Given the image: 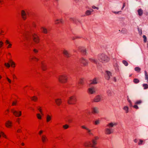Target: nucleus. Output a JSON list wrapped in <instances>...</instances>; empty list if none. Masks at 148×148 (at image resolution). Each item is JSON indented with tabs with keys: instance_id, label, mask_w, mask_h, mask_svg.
<instances>
[{
	"instance_id": "f257e3e1",
	"label": "nucleus",
	"mask_w": 148,
	"mask_h": 148,
	"mask_svg": "<svg viewBox=\"0 0 148 148\" xmlns=\"http://www.w3.org/2000/svg\"><path fill=\"white\" fill-rule=\"evenodd\" d=\"M117 123H116L110 122L106 126L108 128L105 130V133L107 134H112L114 132V130L112 128L114 126H116Z\"/></svg>"
},
{
	"instance_id": "f03ea898",
	"label": "nucleus",
	"mask_w": 148,
	"mask_h": 148,
	"mask_svg": "<svg viewBox=\"0 0 148 148\" xmlns=\"http://www.w3.org/2000/svg\"><path fill=\"white\" fill-rule=\"evenodd\" d=\"M98 59L100 61L103 63L107 62L109 60V58L107 56L104 54H101L99 55Z\"/></svg>"
},
{
	"instance_id": "7ed1b4c3",
	"label": "nucleus",
	"mask_w": 148,
	"mask_h": 148,
	"mask_svg": "<svg viewBox=\"0 0 148 148\" xmlns=\"http://www.w3.org/2000/svg\"><path fill=\"white\" fill-rule=\"evenodd\" d=\"M58 78L59 81L62 83H65L67 80L66 75H64L59 76Z\"/></svg>"
},
{
	"instance_id": "20e7f679",
	"label": "nucleus",
	"mask_w": 148,
	"mask_h": 148,
	"mask_svg": "<svg viewBox=\"0 0 148 148\" xmlns=\"http://www.w3.org/2000/svg\"><path fill=\"white\" fill-rule=\"evenodd\" d=\"M76 99L74 96H72L69 97L67 100V103L69 104H75L74 102L76 101Z\"/></svg>"
},
{
	"instance_id": "39448f33",
	"label": "nucleus",
	"mask_w": 148,
	"mask_h": 148,
	"mask_svg": "<svg viewBox=\"0 0 148 148\" xmlns=\"http://www.w3.org/2000/svg\"><path fill=\"white\" fill-rule=\"evenodd\" d=\"M80 62L84 66H87L88 65V61L86 59L82 58L80 59Z\"/></svg>"
},
{
	"instance_id": "423d86ee",
	"label": "nucleus",
	"mask_w": 148,
	"mask_h": 148,
	"mask_svg": "<svg viewBox=\"0 0 148 148\" xmlns=\"http://www.w3.org/2000/svg\"><path fill=\"white\" fill-rule=\"evenodd\" d=\"M88 92L90 94H94L96 92V90L95 88L92 87L89 88L88 89Z\"/></svg>"
},
{
	"instance_id": "0eeeda50",
	"label": "nucleus",
	"mask_w": 148,
	"mask_h": 148,
	"mask_svg": "<svg viewBox=\"0 0 148 148\" xmlns=\"http://www.w3.org/2000/svg\"><path fill=\"white\" fill-rule=\"evenodd\" d=\"M32 38L34 42L36 43H38L39 41L38 36L36 34H32Z\"/></svg>"
},
{
	"instance_id": "6e6552de",
	"label": "nucleus",
	"mask_w": 148,
	"mask_h": 148,
	"mask_svg": "<svg viewBox=\"0 0 148 148\" xmlns=\"http://www.w3.org/2000/svg\"><path fill=\"white\" fill-rule=\"evenodd\" d=\"M89 60L91 62H93L97 64V66H98L99 63H98V60L96 58L93 57L90 58H89Z\"/></svg>"
},
{
	"instance_id": "1a4fd4ad",
	"label": "nucleus",
	"mask_w": 148,
	"mask_h": 148,
	"mask_svg": "<svg viewBox=\"0 0 148 148\" xmlns=\"http://www.w3.org/2000/svg\"><path fill=\"white\" fill-rule=\"evenodd\" d=\"M112 76L111 73L109 71H106L105 73V77L106 79L108 80L110 79V77Z\"/></svg>"
},
{
	"instance_id": "9d476101",
	"label": "nucleus",
	"mask_w": 148,
	"mask_h": 148,
	"mask_svg": "<svg viewBox=\"0 0 148 148\" xmlns=\"http://www.w3.org/2000/svg\"><path fill=\"white\" fill-rule=\"evenodd\" d=\"M11 111L16 116H20L21 114V111L18 112L13 110H11Z\"/></svg>"
},
{
	"instance_id": "9b49d317",
	"label": "nucleus",
	"mask_w": 148,
	"mask_h": 148,
	"mask_svg": "<svg viewBox=\"0 0 148 148\" xmlns=\"http://www.w3.org/2000/svg\"><path fill=\"white\" fill-rule=\"evenodd\" d=\"M101 96L98 95L96 96L94 99V101L95 102H98L101 100Z\"/></svg>"
},
{
	"instance_id": "f8f14e48",
	"label": "nucleus",
	"mask_w": 148,
	"mask_h": 148,
	"mask_svg": "<svg viewBox=\"0 0 148 148\" xmlns=\"http://www.w3.org/2000/svg\"><path fill=\"white\" fill-rule=\"evenodd\" d=\"M81 127L83 129L86 130L87 131V132L89 134L93 135V134L91 132V130H90L89 128L85 126L84 125L82 126Z\"/></svg>"
},
{
	"instance_id": "ddd939ff",
	"label": "nucleus",
	"mask_w": 148,
	"mask_h": 148,
	"mask_svg": "<svg viewBox=\"0 0 148 148\" xmlns=\"http://www.w3.org/2000/svg\"><path fill=\"white\" fill-rule=\"evenodd\" d=\"M89 84H97V79L96 78H95L92 80H90L89 81Z\"/></svg>"
},
{
	"instance_id": "4468645a",
	"label": "nucleus",
	"mask_w": 148,
	"mask_h": 148,
	"mask_svg": "<svg viewBox=\"0 0 148 148\" xmlns=\"http://www.w3.org/2000/svg\"><path fill=\"white\" fill-rule=\"evenodd\" d=\"M21 15L22 18L25 20L26 18V14L24 10H22L21 12Z\"/></svg>"
},
{
	"instance_id": "2eb2a0df",
	"label": "nucleus",
	"mask_w": 148,
	"mask_h": 148,
	"mask_svg": "<svg viewBox=\"0 0 148 148\" xmlns=\"http://www.w3.org/2000/svg\"><path fill=\"white\" fill-rule=\"evenodd\" d=\"M79 50L84 54L86 53V51L84 47H80L79 49Z\"/></svg>"
},
{
	"instance_id": "dca6fc26",
	"label": "nucleus",
	"mask_w": 148,
	"mask_h": 148,
	"mask_svg": "<svg viewBox=\"0 0 148 148\" xmlns=\"http://www.w3.org/2000/svg\"><path fill=\"white\" fill-rule=\"evenodd\" d=\"M63 53L66 57L68 58L70 57V54L67 50H64L63 51Z\"/></svg>"
},
{
	"instance_id": "f3484780",
	"label": "nucleus",
	"mask_w": 148,
	"mask_h": 148,
	"mask_svg": "<svg viewBox=\"0 0 148 148\" xmlns=\"http://www.w3.org/2000/svg\"><path fill=\"white\" fill-rule=\"evenodd\" d=\"M41 30L42 32L45 33V34H47L48 32V30L47 29L44 27H42L41 28Z\"/></svg>"
},
{
	"instance_id": "a211bd4d",
	"label": "nucleus",
	"mask_w": 148,
	"mask_h": 148,
	"mask_svg": "<svg viewBox=\"0 0 148 148\" xmlns=\"http://www.w3.org/2000/svg\"><path fill=\"white\" fill-rule=\"evenodd\" d=\"M55 102L56 104L58 105L59 106L60 105L62 102L61 99H57L55 100Z\"/></svg>"
},
{
	"instance_id": "6ab92c4d",
	"label": "nucleus",
	"mask_w": 148,
	"mask_h": 148,
	"mask_svg": "<svg viewBox=\"0 0 148 148\" xmlns=\"http://www.w3.org/2000/svg\"><path fill=\"white\" fill-rule=\"evenodd\" d=\"M107 95L108 96H111L112 95V92L110 90H108L106 91Z\"/></svg>"
},
{
	"instance_id": "aec40b11",
	"label": "nucleus",
	"mask_w": 148,
	"mask_h": 148,
	"mask_svg": "<svg viewBox=\"0 0 148 148\" xmlns=\"http://www.w3.org/2000/svg\"><path fill=\"white\" fill-rule=\"evenodd\" d=\"M123 109L125 111L126 113H127L129 112V108L128 106H124Z\"/></svg>"
},
{
	"instance_id": "412c9836",
	"label": "nucleus",
	"mask_w": 148,
	"mask_h": 148,
	"mask_svg": "<svg viewBox=\"0 0 148 148\" xmlns=\"http://www.w3.org/2000/svg\"><path fill=\"white\" fill-rule=\"evenodd\" d=\"M42 69L43 71H45L46 69V66L43 63H41V66Z\"/></svg>"
},
{
	"instance_id": "4be33fe9",
	"label": "nucleus",
	"mask_w": 148,
	"mask_h": 148,
	"mask_svg": "<svg viewBox=\"0 0 148 148\" xmlns=\"http://www.w3.org/2000/svg\"><path fill=\"white\" fill-rule=\"evenodd\" d=\"M92 145H91V147H95V145L97 144L96 141L95 140L92 139Z\"/></svg>"
},
{
	"instance_id": "5701e85b",
	"label": "nucleus",
	"mask_w": 148,
	"mask_h": 148,
	"mask_svg": "<svg viewBox=\"0 0 148 148\" xmlns=\"http://www.w3.org/2000/svg\"><path fill=\"white\" fill-rule=\"evenodd\" d=\"M12 123L10 121H8L6 123L5 125L7 127H9L11 126Z\"/></svg>"
},
{
	"instance_id": "b1692460",
	"label": "nucleus",
	"mask_w": 148,
	"mask_h": 148,
	"mask_svg": "<svg viewBox=\"0 0 148 148\" xmlns=\"http://www.w3.org/2000/svg\"><path fill=\"white\" fill-rule=\"evenodd\" d=\"M93 111L95 113H97L99 112L98 109L97 107H94L93 108Z\"/></svg>"
},
{
	"instance_id": "393cba45",
	"label": "nucleus",
	"mask_w": 148,
	"mask_h": 148,
	"mask_svg": "<svg viewBox=\"0 0 148 148\" xmlns=\"http://www.w3.org/2000/svg\"><path fill=\"white\" fill-rule=\"evenodd\" d=\"M85 146L86 147H91V145L90 143V142H86L84 143Z\"/></svg>"
},
{
	"instance_id": "a878e982",
	"label": "nucleus",
	"mask_w": 148,
	"mask_h": 148,
	"mask_svg": "<svg viewBox=\"0 0 148 148\" xmlns=\"http://www.w3.org/2000/svg\"><path fill=\"white\" fill-rule=\"evenodd\" d=\"M139 104V101H137L135 103V105L133 106V107L136 109H138V108L137 104Z\"/></svg>"
},
{
	"instance_id": "bb28decb",
	"label": "nucleus",
	"mask_w": 148,
	"mask_h": 148,
	"mask_svg": "<svg viewBox=\"0 0 148 148\" xmlns=\"http://www.w3.org/2000/svg\"><path fill=\"white\" fill-rule=\"evenodd\" d=\"M66 121L68 122L69 123H71L72 122V120L69 117H67L66 118Z\"/></svg>"
},
{
	"instance_id": "cd10ccee",
	"label": "nucleus",
	"mask_w": 148,
	"mask_h": 148,
	"mask_svg": "<svg viewBox=\"0 0 148 148\" xmlns=\"http://www.w3.org/2000/svg\"><path fill=\"white\" fill-rule=\"evenodd\" d=\"M127 100L128 102L130 103V107H132V103L131 101L129 99L128 96H127Z\"/></svg>"
},
{
	"instance_id": "c85d7f7f",
	"label": "nucleus",
	"mask_w": 148,
	"mask_h": 148,
	"mask_svg": "<svg viewBox=\"0 0 148 148\" xmlns=\"http://www.w3.org/2000/svg\"><path fill=\"white\" fill-rule=\"evenodd\" d=\"M143 86L144 89H146L148 88V84H143Z\"/></svg>"
},
{
	"instance_id": "c756f323",
	"label": "nucleus",
	"mask_w": 148,
	"mask_h": 148,
	"mask_svg": "<svg viewBox=\"0 0 148 148\" xmlns=\"http://www.w3.org/2000/svg\"><path fill=\"white\" fill-rule=\"evenodd\" d=\"M46 119L47 121L48 122L51 119V117L50 116L48 115H47Z\"/></svg>"
},
{
	"instance_id": "7c9ffc66",
	"label": "nucleus",
	"mask_w": 148,
	"mask_h": 148,
	"mask_svg": "<svg viewBox=\"0 0 148 148\" xmlns=\"http://www.w3.org/2000/svg\"><path fill=\"white\" fill-rule=\"evenodd\" d=\"M46 139L47 138L45 136H42V140L43 143H44L45 142Z\"/></svg>"
},
{
	"instance_id": "2f4dec72",
	"label": "nucleus",
	"mask_w": 148,
	"mask_h": 148,
	"mask_svg": "<svg viewBox=\"0 0 148 148\" xmlns=\"http://www.w3.org/2000/svg\"><path fill=\"white\" fill-rule=\"evenodd\" d=\"M31 98L32 100L34 101H36L38 99L37 97L35 96H34Z\"/></svg>"
},
{
	"instance_id": "473e14b6",
	"label": "nucleus",
	"mask_w": 148,
	"mask_h": 148,
	"mask_svg": "<svg viewBox=\"0 0 148 148\" xmlns=\"http://www.w3.org/2000/svg\"><path fill=\"white\" fill-rule=\"evenodd\" d=\"M122 63L125 66H127L128 65V62L125 60H123Z\"/></svg>"
},
{
	"instance_id": "72a5a7b5",
	"label": "nucleus",
	"mask_w": 148,
	"mask_h": 148,
	"mask_svg": "<svg viewBox=\"0 0 148 148\" xmlns=\"http://www.w3.org/2000/svg\"><path fill=\"white\" fill-rule=\"evenodd\" d=\"M91 13L89 10H87L85 12V14L86 15H89L91 14Z\"/></svg>"
},
{
	"instance_id": "f704fd0d",
	"label": "nucleus",
	"mask_w": 148,
	"mask_h": 148,
	"mask_svg": "<svg viewBox=\"0 0 148 148\" xmlns=\"http://www.w3.org/2000/svg\"><path fill=\"white\" fill-rule=\"evenodd\" d=\"M133 82L135 84L138 83L139 82V80L137 79H134Z\"/></svg>"
},
{
	"instance_id": "c9c22d12",
	"label": "nucleus",
	"mask_w": 148,
	"mask_h": 148,
	"mask_svg": "<svg viewBox=\"0 0 148 148\" xmlns=\"http://www.w3.org/2000/svg\"><path fill=\"white\" fill-rule=\"evenodd\" d=\"M99 123H100V121L99 120H97L95 122V124L96 125H98V124H99Z\"/></svg>"
},
{
	"instance_id": "e433bc0d",
	"label": "nucleus",
	"mask_w": 148,
	"mask_h": 148,
	"mask_svg": "<svg viewBox=\"0 0 148 148\" xmlns=\"http://www.w3.org/2000/svg\"><path fill=\"white\" fill-rule=\"evenodd\" d=\"M143 13V11L141 9H139V16H141Z\"/></svg>"
},
{
	"instance_id": "4c0bfd02",
	"label": "nucleus",
	"mask_w": 148,
	"mask_h": 148,
	"mask_svg": "<svg viewBox=\"0 0 148 148\" xmlns=\"http://www.w3.org/2000/svg\"><path fill=\"white\" fill-rule=\"evenodd\" d=\"M143 38H144V41L146 42L147 41V38L145 35L143 36Z\"/></svg>"
},
{
	"instance_id": "58836bf2",
	"label": "nucleus",
	"mask_w": 148,
	"mask_h": 148,
	"mask_svg": "<svg viewBox=\"0 0 148 148\" xmlns=\"http://www.w3.org/2000/svg\"><path fill=\"white\" fill-rule=\"evenodd\" d=\"M37 117L39 119H41V116L39 114H36Z\"/></svg>"
},
{
	"instance_id": "ea45409f",
	"label": "nucleus",
	"mask_w": 148,
	"mask_h": 148,
	"mask_svg": "<svg viewBox=\"0 0 148 148\" xmlns=\"http://www.w3.org/2000/svg\"><path fill=\"white\" fill-rule=\"evenodd\" d=\"M63 127L65 129H66L67 128H68L69 127V126L68 125H64L63 126Z\"/></svg>"
},
{
	"instance_id": "a19ab883",
	"label": "nucleus",
	"mask_w": 148,
	"mask_h": 148,
	"mask_svg": "<svg viewBox=\"0 0 148 148\" xmlns=\"http://www.w3.org/2000/svg\"><path fill=\"white\" fill-rule=\"evenodd\" d=\"M112 12L115 14H118L119 13H121V11H120L118 12L112 11Z\"/></svg>"
},
{
	"instance_id": "79ce46f5",
	"label": "nucleus",
	"mask_w": 148,
	"mask_h": 148,
	"mask_svg": "<svg viewBox=\"0 0 148 148\" xmlns=\"http://www.w3.org/2000/svg\"><path fill=\"white\" fill-rule=\"evenodd\" d=\"M5 65L8 68L10 67V64L8 63H5Z\"/></svg>"
},
{
	"instance_id": "37998d69",
	"label": "nucleus",
	"mask_w": 148,
	"mask_h": 148,
	"mask_svg": "<svg viewBox=\"0 0 148 148\" xmlns=\"http://www.w3.org/2000/svg\"><path fill=\"white\" fill-rule=\"evenodd\" d=\"M25 37L27 39V40H28V39H29V38H30H30H31V37L30 36H28V35H26L25 36Z\"/></svg>"
},
{
	"instance_id": "c03bdc74",
	"label": "nucleus",
	"mask_w": 148,
	"mask_h": 148,
	"mask_svg": "<svg viewBox=\"0 0 148 148\" xmlns=\"http://www.w3.org/2000/svg\"><path fill=\"white\" fill-rule=\"evenodd\" d=\"M1 134L3 137L5 138H6L5 135L4 134V133L3 132H1Z\"/></svg>"
},
{
	"instance_id": "a18cd8bd",
	"label": "nucleus",
	"mask_w": 148,
	"mask_h": 148,
	"mask_svg": "<svg viewBox=\"0 0 148 148\" xmlns=\"http://www.w3.org/2000/svg\"><path fill=\"white\" fill-rule=\"evenodd\" d=\"M99 139V137L97 136H96L95 137L94 139H93V140H97Z\"/></svg>"
},
{
	"instance_id": "49530a36",
	"label": "nucleus",
	"mask_w": 148,
	"mask_h": 148,
	"mask_svg": "<svg viewBox=\"0 0 148 148\" xmlns=\"http://www.w3.org/2000/svg\"><path fill=\"white\" fill-rule=\"evenodd\" d=\"M92 8L94 9H96L97 10H98L99 9V8L98 7H96L95 6H94V5H93V6H92Z\"/></svg>"
},
{
	"instance_id": "de8ad7c7",
	"label": "nucleus",
	"mask_w": 148,
	"mask_h": 148,
	"mask_svg": "<svg viewBox=\"0 0 148 148\" xmlns=\"http://www.w3.org/2000/svg\"><path fill=\"white\" fill-rule=\"evenodd\" d=\"M3 45V42L1 41H0V48Z\"/></svg>"
},
{
	"instance_id": "09e8293b",
	"label": "nucleus",
	"mask_w": 148,
	"mask_h": 148,
	"mask_svg": "<svg viewBox=\"0 0 148 148\" xmlns=\"http://www.w3.org/2000/svg\"><path fill=\"white\" fill-rule=\"evenodd\" d=\"M60 21V22L61 23H62V22H63V21L62 19H60V20H59L58 19H57L56 21Z\"/></svg>"
},
{
	"instance_id": "8fccbe9b",
	"label": "nucleus",
	"mask_w": 148,
	"mask_h": 148,
	"mask_svg": "<svg viewBox=\"0 0 148 148\" xmlns=\"http://www.w3.org/2000/svg\"><path fill=\"white\" fill-rule=\"evenodd\" d=\"M32 59H34L36 60L37 61H38L39 59L38 58H36V57L34 56L32 58Z\"/></svg>"
},
{
	"instance_id": "3c124183",
	"label": "nucleus",
	"mask_w": 148,
	"mask_h": 148,
	"mask_svg": "<svg viewBox=\"0 0 148 148\" xmlns=\"http://www.w3.org/2000/svg\"><path fill=\"white\" fill-rule=\"evenodd\" d=\"M38 110H39L41 113H42V111L40 107H39V108H38Z\"/></svg>"
},
{
	"instance_id": "603ef678",
	"label": "nucleus",
	"mask_w": 148,
	"mask_h": 148,
	"mask_svg": "<svg viewBox=\"0 0 148 148\" xmlns=\"http://www.w3.org/2000/svg\"><path fill=\"white\" fill-rule=\"evenodd\" d=\"M10 61L12 63V65H15V64L14 62L12 61V60H10Z\"/></svg>"
},
{
	"instance_id": "864d4df0",
	"label": "nucleus",
	"mask_w": 148,
	"mask_h": 148,
	"mask_svg": "<svg viewBox=\"0 0 148 148\" xmlns=\"http://www.w3.org/2000/svg\"><path fill=\"white\" fill-rule=\"evenodd\" d=\"M143 140H139V145L140 144H142L143 143Z\"/></svg>"
},
{
	"instance_id": "5fc2aeb1",
	"label": "nucleus",
	"mask_w": 148,
	"mask_h": 148,
	"mask_svg": "<svg viewBox=\"0 0 148 148\" xmlns=\"http://www.w3.org/2000/svg\"><path fill=\"white\" fill-rule=\"evenodd\" d=\"M135 70L136 71H138L139 70V67H136L135 68Z\"/></svg>"
},
{
	"instance_id": "6e6d98bb",
	"label": "nucleus",
	"mask_w": 148,
	"mask_h": 148,
	"mask_svg": "<svg viewBox=\"0 0 148 148\" xmlns=\"http://www.w3.org/2000/svg\"><path fill=\"white\" fill-rule=\"evenodd\" d=\"M6 79H7L8 81L9 82V83H10L11 82V81L9 78H8V77H7Z\"/></svg>"
},
{
	"instance_id": "4d7b16f0",
	"label": "nucleus",
	"mask_w": 148,
	"mask_h": 148,
	"mask_svg": "<svg viewBox=\"0 0 148 148\" xmlns=\"http://www.w3.org/2000/svg\"><path fill=\"white\" fill-rule=\"evenodd\" d=\"M125 3H123V7L121 8V9L122 10L125 7Z\"/></svg>"
},
{
	"instance_id": "13d9d810",
	"label": "nucleus",
	"mask_w": 148,
	"mask_h": 148,
	"mask_svg": "<svg viewBox=\"0 0 148 148\" xmlns=\"http://www.w3.org/2000/svg\"><path fill=\"white\" fill-rule=\"evenodd\" d=\"M83 83V79H81L80 80V82H79V83L81 84H82Z\"/></svg>"
},
{
	"instance_id": "bf43d9fd",
	"label": "nucleus",
	"mask_w": 148,
	"mask_h": 148,
	"mask_svg": "<svg viewBox=\"0 0 148 148\" xmlns=\"http://www.w3.org/2000/svg\"><path fill=\"white\" fill-rule=\"evenodd\" d=\"M34 51L35 53H37L38 52V51L35 49H34Z\"/></svg>"
},
{
	"instance_id": "052dcab7",
	"label": "nucleus",
	"mask_w": 148,
	"mask_h": 148,
	"mask_svg": "<svg viewBox=\"0 0 148 148\" xmlns=\"http://www.w3.org/2000/svg\"><path fill=\"white\" fill-rule=\"evenodd\" d=\"M16 102H13L12 103V105L14 106L16 104Z\"/></svg>"
},
{
	"instance_id": "680f3d73",
	"label": "nucleus",
	"mask_w": 148,
	"mask_h": 148,
	"mask_svg": "<svg viewBox=\"0 0 148 148\" xmlns=\"http://www.w3.org/2000/svg\"><path fill=\"white\" fill-rule=\"evenodd\" d=\"M71 19L74 22H75V19L73 18H71Z\"/></svg>"
},
{
	"instance_id": "e2e57ef3",
	"label": "nucleus",
	"mask_w": 148,
	"mask_h": 148,
	"mask_svg": "<svg viewBox=\"0 0 148 148\" xmlns=\"http://www.w3.org/2000/svg\"><path fill=\"white\" fill-rule=\"evenodd\" d=\"M12 46V45L11 44H9V45L8 47V48Z\"/></svg>"
},
{
	"instance_id": "0e129e2a",
	"label": "nucleus",
	"mask_w": 148,
	"mask_h": 148,
	"mask_svg": "<svg viewBox=\"0 0 148 148\" xmlns=\"http://www.w3.org/2000/svg\"><path fill=\"white\" fill-rule=\"evenodd\" d=\"M5 43L6 44H9L10 43L9 42L8 40H6L5 41Z\"/></svg>"
},
{
	"instance_id": "69168bd1",
	"label": "nucleus",
	"mask_w": 148,
	"mask_h": 148,
	"mask_svg": "<svg viewBox=\"0 0 148 148\" xmlns=\"http://www.w3.org/2000/svg\"><path fill=\"white\" fill-rule=\"evenodd\" d=\"M43 132L41 130L39 132V134L40 135Z\"/></svg>"
},
{
	"instance_id": "338daca9",
	"label": "nucleus",
	"mask_w": 148,
	"mask_h": 148,
	"mask_svg": "<svg viewBox=\"0 0 148 148\" xmlns=\"http://www.w3.org/2000/svg\"><path fill=\"white\" fill-rule=\"evenodd\" d=\"M74 1L76 2H77L79 1L80 0H74Z\"/></svg>"
},
{
	"instance_id": "774afa93",
	"label": "nucleus",
	"mask_w": 148,
	"mask_h": 148,
	"mask_svg": "<svg viewBox=\"0 0 148 148\" xmlns=\"http://www.w3.org/2000/svg\"><path fill=\"white\" fill-rule=\"evenodd\" d=\"M113 80H114V82H116V79L115 77H114V78Z\"/></svg>"
}]
</instances>
